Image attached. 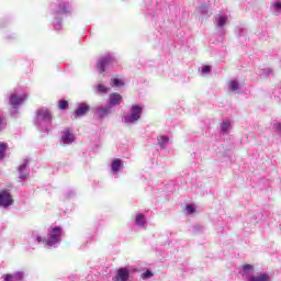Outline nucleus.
<instances>
[{"label":"nucleus","mask_w":281,"mask_h":281,"mask_svg":"<svg viewBox=\"0 0 281 281\" xmlns=\"http://www.w3.org/2000/svg\"><path fill=\"white\" fill-rule=\"evenodd\" d=\"M31 238L33 243H37V245H45L46 247L56 249V247L60 245V239L63 238V228L60 226L49 228L47 238H42L38 233H32Z\"/></svg>","instance_id":"obj_1"},{"label":"nucleus","mask_w":281,"mask_h":281,"mask_svg":"<svg viewBox=\"0 0 281 281\" xmlns=\"http://www.w3.org/2000/svg\"><path fill=\"white\" fill-rule=\"evenodd\" d=\"M52 112L45 108H41L36 111L35 126L44 135H49L52 131Z\"/></svg>","instance_id":"obj_2"},{"label":"nucleus","mask_w":281,"mask_h":281,"mask_svg":"<svg viewBox=\"0 0 281 281\" xmlns=\"http://www.w3.org/2000/svg\"><path fill=\"white\" fill-rule=\"evenodd\" d=\"M144 108L139 104H134L130 108V114L122 119L123 124H137L142 120Z\"/></svg>","instance_id":"obj_3"},{"label":"nucleus","mask_w":281,"mask_h":281,"mask_svg":"<svg viewBox=\"0 0 281 281\" xmlns=\"http://www.w3.org/2000/svg\"><path fill=\"white\" fill-rule=\"evenodd\" d=\"M19 180L21 182L30 179V159H24L23 162L18 167Z\"/></svg>","instance_id":"obj_4"},{"label":"nucleus","mask_w":281,"mask_h":281,"mask_svg":"<svg viewBox=\"0 0 281 281\" xmlns=\"http://www.w3.org/2000/svg\"><path fill=\"white\" fill-rule=\"evenodd\" d=\"M25 100H27V93L21 94L15 90L9 98V104H11L13 109H18V106H21Z\"/></svg>","instance_id":"obj_5"},{"label":"nucleus","mask_w":281,"mask_h":281,"mask_svg":"<svg viewBox=\"0 0 281 281\" xmlns=\"http://www.w3.org/2000/svg\"><path fill=\"white\" fill-rule=\"evenodd\" d=\"M14 203L12 195L8 191L0 192V207H10Z\"/></svg>","instance_id":"obj_6"},{"label":"nucleus","mask_w":281,"mask_h":281,"mask_svg":"<svg viewBox=\"0 0 281 281\" xmlns=\"http://www.w3.org/2000/svg\"><path fill=\"white\" fill-rule=\"evenodd\" d=\"M122 100H124V98L122 97V94L114 92L111 93L109 95V100H108V106L110 109H113V106H120V104H122Z\"/></svg>","instance_id":"obj_7"},{"label":"nucleus","mask_w":281,"mask_h":281,"mask_svg":"<svg viewBox=\"0 0 281 281\" xmlns=\"http://www.w3.org/2000/svg\"><path fill=\"white\" fill-rule=\"evenodd\" d=\"M3 281H23L25 280L24 271H16L13 273H7L2 276Z\"/></svg>","instance_id":"obj_8"},{"label":"nucleus","mask_w":281,"mask_h":281,"mask_svg":"<svg viewBox=\"0 0 281 281\" xmlns=\"http://www.w3.org/2000/svg\"><path fill=\"white\" fill-rule=\"evenodd\" d=\"M91 111V106L87 103L77 104V109L74 112V117H85L87 113Z\"/></svg>","instance_id":"obj_9"},{"label":"nucleus","mask_w":281,"mask_h":281,"mask_svg":"<svg viewBox=\"0 0 281 281\" xmlns=\"http://www.w3.org/2000/svg\"><path fill=\"white\" fill-rule=\"evenodd\" d=\"M94 115H97L98 120H104V117H109L111 115V109L105 106H97L94 109Z\"/></svg>","instance_id":"obj_10"},{"label":"nucleus","mask_w":281,"mask_h":281,"mask_svg":"<svg viewBox=\"0 0 281 281\" xmlns=\"http://www.w3.org/2000/svg\"><path fill=\"white\" fill-rule=\"evenodd\" d=\"M128 269L120 268L117 274L113 278V281H128Z\"/></svg>","instance_id":"obj_11"},{"label":"nucleus","mask_w":281,"mask_h":281,"mask_svg":"<svg viewBox=\"0 0 281 281\" xmlns=\"http://www.w3.org/2000/svg\"><path fill=\"white\" fill-rule=\"evenodd\" d=\"M247 281H271V277L267 272H260L256 276H249Z\"/></svg>","instance_id":"obj_12"},{"label":"nucleus","mask_w":281,"mask_h":281,"mask_svg":"<svg viewBox=\"0 0 281 281\" xmlns=\"http://www.w3.org/2000/svg\"><path fill=\"white\" fill-rule=\"evenodd\" d=\"M75 139L76 138L74 137V135H71V132L69 130L64 131L61 135V142L65 146L74 144Z\"/></svg>","instance_id":"obj_13"},{"label":"nucleus","mask_w":281,"mask_h":281,"mask_svg":"<svg viewBox=\"0 0 281 281\" xmlns=\"http://www.w3.org/2000/svg\"><path fill=\"white\" fill-rule=\"evenodd\" d=\"M123 168H124V161H122V159L115 158L112 161L111 170L113 175H117V172H120V170H122Z\"/></svg>","instance_id":"obj_14"},{"label":"nucleus","mask_w":281,"mask_h":281,"mask_svg":"<svg viewBox=\"0 0 281 281\" xmlns=\"http://www.w3.org/2000/svg\"><path fill=\"white\" fill-rule=\"evenodd\" d=\"M108 91H109V88L105 87L104 85L99 83L97 86H93V92L97 95H104Z\"/></svg>","instance_id":"obj_15"},{"label":"nucleus","mask_w":281,"mask_h":281,"mask_svg":"<svg viewBox=\"0 0 281 281\" xmlns=\"http://www.w3.org/2000/svg\"><path fill=\"white\" fill-rule=\"evenodd\" d=\"M265 215H262V213L257 212L254 214H248V218H250V223H252V225H256L257 223H260V221H262Z\"/></svg>","instance_id":"obj_16"},{"label":"nucleus","mask_w":281,"mask_h":281,"mask_svg":"<svg viewBox=\"0 0 281 281\" xmlns=\"http://www.w3.org/2000/svg\"><path fill=\"white\" fill-rule=\"evenodd\" d=\"M135 225L137 227H146V216L142 213L136 214Z\"/></svg>","instance_id":"obj_17"},{"label":"nucleus","mask_w":281,"mask_h":281,"mask_svg":"<svg viewBox=\"0 0 281 281\" xmlns=\"http://www.w3.org/2000/svg\"><path fill=\"white\" fill-rule=\"evenodd\" d=\"M228 90L232 91L233 93H236V91H240V83L238 80L233 79L228 82Z\"/></svg>","instance_id":"obj_18"},{"label":"nucleus","mask_w":281,"mask_h":281,"mask_svg":"<svg viewBox=\"0 0 281 281\" xmlns=\"http://www.w3.org/2000/svg\"><path fill=\"white\" fill-rule=\"evenodd\" d=\"M110 85L111 87L120 89L124 87L125 82L121 78L114 77L111 79Z\"/></svg>","instance_id":"obj_19"},{"label":"nucleus","mask_w":281,"mask_h":281,"mask_svg":"<svg viewBox=\"0 0 281 281\" xmlns=\"http://www.w3.org/2000/svg\"><path fill=\"white\" fill-rule=\"evenodd\" d=\"M109 63H111V58L109 57L101 58L97 67L98 69H100V71H104V68L106 67V65H109Z\"/></svg>","instance_id":"obj_20"},{"label":"nucleus","mask_w":281,"mask_h":281,"mask_svg":"<svg viewBox=\"0 0 281 281\" xmlns=\"http://www.w3.org/2000/svg\"><path fill=\"white\" fill-rule=\"evenodd\" d=\"M170 142V137L162 135L158 138V145L160 148H166Z\"/></svg>","instance_id":"obj_21"},{"label":"nucleus","mask_w":281,"mask_h":281,"mask_svg":"<svg viewBox=\"0 0 281 281\" xmlns=\"http://www.w3.org/2000/svg\"><path fill=\"white\" fill-rule=\"evenodd\" d=\"M231 127L232 123L229 121H223L222 124L220 125L222 133H227V131H229Z\"/></svg>","instance_id":"obj_22"},{"label":"nucleus","mask_w":281,"mask_h":281,"mask_svg":"<svg viewBox=\"0 0 281 281\" xmlns=\"http://www.w3.org/2000/svg\"><path fill=\"white\" fill-rule=\"evenodd\" d=\"M5 150H8V144L0 143V159H5Z\"/></svg>","instance_id":"obj_23"},{"label":"nucleus","mask_w":281,"mask_h":281,"mask_svg":"<svg viewBox=\"0 0 281 281\" xmlns=\"http://www.w3.org/2000/svg\"><path fill=\"white\" fill-rule=\"evenodd\" d=\"M243 276H249V271H254V266L251 265H245L243 266Z\"/></svg>","instance_id":"obj_24"},{"label":"nucleus","mask_w":281,"mask_h":281,"mask_svg":"<svg viewBox=\"0 0 281 281\" xmlns=\"http://www.w3.org/2000/svg\"><path fill=\"white\" fill-rule=\"evenodd\" d=\"M59 109H61V111H66V109H69V102H67V100H60Z\"/></svg>","instance_id":"obj_25"},{"label":"nucleus","mask_w":281,"mask_h":281,"mask_svg":"<svg viewBox=\"0 0 281 281\" xmlns=\"http://www.w3.org/2000/svg\"><path fill=\"white\" fill-rule=\"evenodd\" d=\"M272 128L281 136V122H274Z\"/></svg>","instance_id":"obj_26"},{"label":"nucleus","mask_w":281,"mask_h":281,"mask_svg":"<svg viewBox=\"0 0 281 281\" xmlns=\"http://www.w3.org/2000/svg\"><path fill=\"white\" fill-rule=\"evenodd\" d=\"M187 210V214H194V212H196V207L194 206V204H188L186 206Z\"/></svg>","instance_id":"obj_27"},{"label":"nucleus","mask_w":281,"mask_h":281,"mask_svg":"<svg viewBox=\"0 0 281 281\" xmlns=\"http://www.w3.org/2000/svg\"><path fill=\"white\" fill-rule=\"evenodd\" d=\"M218 25H220V27H224V25H225V23H227V16H225V15H221L220 18H218Z\"/></svg>","instance_id":"obj_28"},{"label":"nucleus","mask_w":281,"mask_h":281,"mask_svg":"<svg viewBox=\"0 0 281 281\" xmlns=\"http://www.w3.org/2000/svg\"><path fill=\"white\" fill-rule=\"evenodd\" d=\"M153 271H150V270H146L144 273H143V276H142V278H143V280H148V279H150V278H153Z\"/></svg>","instance_id":"obj_29"},{"label":"nucleus","mask_w":281,"mask_h":281,"mask_svg":"<svg viewBox=\"0 0 281 281\" xmlns=\"http://www.w3.org/2000/svg\"><path fill=\"white\" fill-rule=\"evenodd\" d=\"M5 122H3V117H1V111H0V133H3V130L5 128Z\"/></svg>","instance_id":"obj_30"},{"label":"nucleus","mask_w":281,"mask_h":281,"mask_svg":"<svg viewBox=\"0 0 281 281\" xmlns=\"http://www.w3.org/2000/svg\"><path fill=\"white\" fill-rule=\"evenodd\" d=\"M71 196H76V192H74V191H68V192L66 193V199H71Z\"/></svg>","instance_id":"obj_31"},{"label":"nucleus","mask_w":281,"mask_h":281,"mask_svg":"<svg viewBox=\"0 0 281 281\" xmlns=\"http://www.w3.org/2000/svg\"><path fill=\"white\" fill-rule=\"evenodd\" d=\"M201 78H207L210 76V71H200Z\"/></svg>","instance_id":"obj_32"},{"label":"nucleus","mask_w":281,"mask_h":281,"mask_svg":"<svg viewBox=\"0 0 281 281\" xmlns=\"http://www.w3.org/2000/svg\"><path fill=\"white\" fill-rule=\"evenodd\" d=\"M202 71H212V67L211 66H203Z\"/></svg>","instance_id":"obj_33"},{"label":"nucleus","mask_w":281,"mask_h":281,"mask_svg":"<svg viewBox=\"0 0 281 281\" xmlns=\"http://www.w3.org/2000/svg\"><path fill=\"white\" fill-rule=\"evenodd\" d=\"M271 72H263L260 75V78H269Z\"/></svg>","instance_id":"obj_34"},{"label":"nucleus","mask_w":281,"mask_h":281,"mask_svg":"<svg viewBox=\"0 0 281 281\" xmlns=\"http://www.w3.org/2000/svg\"><path fill=\"white\" fill-rule=\"evenodd\" d=\"M274 8H277V10H281V2H276Z\"/></svg>","instance_id":"obj_35"}]
</instances>
